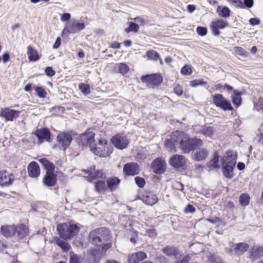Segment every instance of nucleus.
<instances>
[{"instance_id":"obj_28","label":"nucleus","mask_w":263,"mask_h":263,"mask_svg":"<svg viewBox=\"0 0 263 263\" xmlns=\"http://www.w3.org/2000/svg\"><path fill=\"white\" fill-rule=\"evenodd\" d=\"M178 145V140L174 141L173 140L172 134L170 139H167L165 141V147L168 152H176V145Z\"/></svg>"},{"instance_id":"obj_8","label":"nucleus","mask_w":263,"mask_h":263,"mask_svg":"<svg viewBox=\"0 0 263 263\" xmlns=\"http://www.w3.org/2000/svg\"><path fill=\"white\" fill-rule=\"evenodd\" d=\"M111 141L115 147L121 149L126 148L128 144V140L126 136L123 134L115 135L112 137Z\"/></svg>"},{"instance_id":"obj_34","label":"nucleus","mask_w":263,"mask_h":263,"mask_svg":"<svg viewBox=\"0 0 263 263\" xmlns=\"http://www.w3.org/2000/svg\"><path fill=\"white\" fill-rule=\"evenodd\" d=\"M218 15L222 17H228L230 15V10L226 6H218L217 9Z\"/></svg>"},{"instance_id":"obj_23","label":"nucleus","mask_w":263,"mask_h":263,"mask_svg":"<svg viewBox=\"0 0 263 263\" xmlns=\"http://www.w3.org/2000/svg\"><path fill=\"white\" fill-rule=\"evenodd\" d=\"M28 172L30 177H37L40 174V168L38 163L34 161L31 162L28 166Z\"/></svg>"},{"instance_id":"obj_35","label":"nucleus","mask_w":263,"mask_h":263,"mask_svg":"<svg viewBox=\"0 0 263 263\" xmlns=\"http://www.w3.org/2000/svg\"><path fill=\"white\" fill-rule=\"evenodd\" d=\"M182 256L181 255V256H179L177 259H175V261L174 263H188L191 258L194 256V254L189 253L187 255L183 256L181 258Z\"/></svg>"},{"instance_id":"obj_54","label":"nucleus","mask_w":263,"mask_h":263,"mask_svg":"<svg viewBox=\"0 0 263 263\" xmlns=\"http://www.w3.org/2000/svg\"><path fill=\"white\" fill-rule=\"evenodd\" d=\"M134 20L135 21L140 23L142 25H144L147 24V21L143 17H135Z\"/></svg>"},{"instance_id":"obj_27","label":"nucleus","mask_w":263,"mask_h":263,"mask_svg":"<svg viewBox=\"0 0 263 263\" xmlns=\"http://www.w3.org/2000/svg\"><path fill=\"white\" fill-rule=\"evenodd\" d=\"M208 154V152L206 149L199 148L194 153L193 159L195 161H201L205 159Z\"/></svg>"},{"instance_id":"obj_45","label":"nucleus","mask_w":263,"mask_h":263,"mask_svg":"<svg viewBox=\"0 0 263 263\" xmlns=\"http://www.w3.org/2000/svg\"><path fill=\"white\" fill-rule=\"evenodd\" d=\"M139 29V25L135 24V23L130 22L129 23L128 28L125 29V31L126 32H129L131 31L133 32H137Z\"/></svg>"},{"instance_id":"obj_59","label":"nucleus","mask_w":263,"mask_h":263,"mask_svg":"<svg viewBox=\"0 0 263 263\" xmlns=\"http://www.w3.org/2000/svg\"><path fill=\"white\" fill-rule=\"evenodd\" d=\"M146 235L150 237H154L156 235V230L153 229H149L146 231Z\"/></svg>"},{"instance_id":"obj_20","label":"nucleus","mask_w":263,"mask_h":263,"mask_svg":"<svg viewBox=\"0 0 263 263\" xmlns=\"http://www.w3.org/2000/svg\"><path fill=\"white\" fill-rule=\"evenodd\" d=\"M142 200L145 204L153 205L157 202L158 199L153 193L146 192L143 195Z\"/></svg>"},{"instance_id":"obj_30","label":"nucleus","mask_w":263,"mask_h":263,"mask_svg":"<svg viewBox=\"0 0 263 263\" xmlns=\"http://www.w3.org/2000/svg\"><path fill=\"white\" fill-rule=\"evenodd\" d=\"M222 165V173L223 175L227 178H232L234 176L233 169L235 165L228 164Z\"/></svg>"},{"instance_id":"obj_29","label":"nucleus","mask_w":263,"mask_h":263,"mask_svg":"<svg viewBox=\"0 0 263 263\" xmlns=\"http://www.w3.org/2000/svg\"><path fill=\"white\" fill-rule=\"evenodd\" d=\"M15 234L18 239H23L29 234V231L25 225L21 224L17 227Z\"/></svg>"},{"instance_id":"obj_12","label":"nucleus","mask_w":263,"mask_h":263,"mask_svg":"<svg viewBox=\"0 0 263 263\" xmlns=\"http://www.w3.org/2000/svg\"><path fill=\"white\" fill-rule=\"evenodd\" d=\"M186 159L183 155H174L169 160V164L175 168H181L185 165Z\"/></svg>"},{"instance_id":"obj_2","label":"nucleus","mask_w":263,"mask_h":263,"mask_svg":"<svg viewBox=\"0 0 263 263\" xmlns=\"http://www.w3.org/2000/svg\"><path fill=\"white\" fill-rule=\"evenodd\" d=\"M173 140H178L179 147L183 153H189L195 147L202 146V141L198 138H190L185 133L176 130L172 133Z\"/></svg>"},{"instance_id":"obj_52","label":"nucleus","mask_w":263,"mask_h":263,"mask_svg":"<svg viewBox=\"0 0 263 263\" xmlns=\"http://www.w3.org/2000/svg\"><path fill=\"white\" fill-rule=\"evenodd\" d=\"M234 50L237 54L241 56H245L246 51L242 47H235L234 48Z\"/></svg>"},{"instance_id":"obj_4","label":"nucleus","mask_w":263,"mask_h":263,"mask_svg":"<svg viewBox=\"0 0 263 263\" xmlns=\"http://www.w3.org/2000/svg\"><path fill=\"white\" fill-rule=\"evenodd\" d=\"M80 228L76 224L61 223L58 224L57 230L60 236L64 239H70L79 232Z\"/></svg>"},{"instance_id":"obj_61","label":"nucleus","mask_w":263,"mask_h":263,"mask_svg":"<svg viewBox=\"0 0 263 263\" xmlns=\"http://www.w3.org/2000/svg\"><path fill=\"white\" fill-rule=\"evenodd\" d=\"M249 23L252 26L258 25L260 23V21L256 18H251L249 20Z\"/></svg>"},{"instance_id":"obj_31","label":"nucleus","mask_w":263,"mask_h":263,"mask_svg":"<svg viewBox=\"0 0 263 263\" xmlns=\"http://www.w3.org/2000/svg\"><path fill=\"white\" fill-rule=\"evenodd\" d=\"M40 161L44 166L46 170V173H54V165L46 158L40 159Z\"/></svg>"},{"instance_id":"obj_24","label":"nucleus","mask_w":263,"mask_h":263,"mask_svg":"<svg viewBox=\"0 0 263 263\" xmlns=\"http://www.w3.org/2000/svg\"><path fill=\"white\" fill-rule=\"evenodd\" d=\"M249 248V245L246 242H239L235 243L233 246L234 253L237 255H241L247 251Z\"/></svg>"},{"instance_id":"obj_43","label":"nucleus","mask_w":263,"mask_h":263,"mask_svg":"<svg viewBox=\"0 0 263 263\" xmlns=\"http://www.w3.org/2000/svg\"><path fill=\"white\" fill-rule=\"evenodd\" d=\"M219 156L215 153L213 156V159L210 161V164L212 165L214 168H218L220 167L221 164L219 162Z\"/></svg>"},{"instance_id":"obj_19","label":"nucleus","mask_w":263,"mask_h":263,"mask_svg":"<svg viewBox=\"0 0 263 263\" xmlns=\"http://www.w3.org/2000/svg\"><path fill=\"white\" fill-rule=\"evenodd\" d=\"M141 79L143 82H147L151 85H157L162 81V78L159 74H155L142 77Z\"/></svg>"},{"instance_id":"obj_13","label":"nucleus","mask_w":263,"mask_h":263,"mask_svg":"<svg viewBox=\"0 0 263 263\" xmlns=\"http://www.w3.org/2000/svg\"><path fill=\"white\" fill-rule=\"evenodd\" d=\"M85 28V25L83 23L77 22L67 24L64 28L63 32L69 33H76Z\"/></svg>"},{"instance_id":"obj_26","label":"nucleus","mask_w":263,"mask_h":263,"mask_svg":"<svg viewBox=\"0 0 263 263\" xmlns=\"http://www.w3.org/2000/svg\"><path fill=\"white\" fill-rule=\"evenodd\" d=\"M57 181V175L54 173H46L43 178L44 184L48 186H52L55 185Z\"/></svg>"},{"instance_id":"obj_39","label":"nucleus","mask_w":263,"mask_h":263,"mask_svg":"<svg viewBox=\"0 0 263 263\" xmlns=\"http://www.w3.org/2000/svg\"><path fill=\"white\" fill-rule=\"evenodd\" d=\"M117 68L119 72L123 75L126 73L129 70L128 66L123 63L118 64Z\"/></svg>"},{"instance_id":"obj_32","label":"nucleus","mask_w":263,"mask_h":263,"mask_svg":"<svg viewBox=\"0 0 263 263\" xmlns=\"http://www.w3.org/2000/svg\"><path fill=\"white\" fill-rule=\"evenodd\" d=\"M120 182V180L117 177L109 178L107 180V186L111 191L116 190Z\"/></svg>"},{"instance_id":"obj_38","label":"nucleus","mask_w":263,"mask_h":263,"mask_svg":"<svg viewBox=\"0 0 263 263\" xmlns=\"http://www.w3.org/2000/svg\"><path fill=\"white\" fill-rule=\"evenodd\" d=\"M96 191L99 193H102L106 190V186L105 181H98L95 183Z\"/></svg>"},{"instance_id":"obj_6","label":"nucleus","mask_w":263,"mask_h":263,"mask_svg":"<svg viewBox=\"0 0 263 263\" xmlns=\"http://www.w3.org/2000/svg\"><path fill=\"white\" fill-rule=\"evenodd\" d=\"M212 102L216 106L220 107L224 110H232L233 109L231 102L221 94L214 95Z\"/></svg>"},{"instance_id":"obj_7","label":"nucleus","mask_w":263,"mask_h":263,"mask_svg":"<svg viewBox=\"0 0 263 263\" xmlns=\"http://www.w3.org/2000/svg\"><path fill=\"white\" fill-rule=\"evenodd\" d=\"M21 111L10 107H4L1 109L0 116L5 119L6 121H13L20 116Z\"/></svg>"},{"instance_id":"obj_14","label":"nucleus","mask_w":263,"mask_h":263,"mask_svg":"<svg viewBox=\"0 0 263 263\" xmlns=\"http://www.w3.org/2000/svg\"><path fill=\"white\" fill-rule=\"evenodd\" d=\"M228 26L227 22L220 19L217 21L212 22L211 23V28L214 35H218L219 34L218 29H223Z\"/></svg>"},{"instance_id":"obj_53","label":"nucleus","mask_w":263,"mask_h":263,"mask_svg":"<svg viewBox=\"0 0 263 263\" xmlns=\"http://www.w3.org/2000/svg\"><path fill=\"white\" fill-rule=\"evenodd\" d=\"M196 31L197 33L201 36L205 35L207 33L206 28L202 27H197Z\"/></svg>"},{"instance_id":"obj_22","label":"nucleus","mask_w":263,"mask_h":263,"mask_svg":"<svg viewBox=\"0 0 263 263\" xmlns=\"http://www.w3.org/2000/svg\"><path fill=\"white\" fill-rule=\"evenodd\" d=\"M17 227L15 225L2 226L1 228L2 234L6 237H11L16 234Z\"/></svg>"},{"instance_id":"obj_48","label":"nucleus","mask_w":263,"mask_h":263,"mask_svg":"<svg viewBox=\"0 0 263 263\" xmlns=\"http://www.w3.org/2000/svg\"><path fill=\"white\" fill-rule=\"evenodd\" d=\"M201 131L202 133L205 136L211 137L213 134V127L211 126L203 128Z\"/></svg>"},{"instance_id":"obj_33","label":"nucleus","mask_w":263,"mask_h":263,"mask_svg":"<svg viewBox=\"0 0 263 263\" xmlns=\"http://www.w3.org/2000/svg\"><path fill=\"white\" fill-rule=\"evenodd\" d=\"M27 54L30 61H36L39 59L37 52L31 46L27 48Z\"/></svg>"},{"instance_id":"obj_50","label":"nucleus","mask_w":263,"mask_h":263,"mask_svg":"<svg viewBox=\"0 0 263 263\" xmlns=\"http://www.w3.org/2000/svg\"><path fill=\"white\" fill-rule=\"evenodd\" d=\"M135 182H136V184L139 187H144V186L145 184V182L144 179L143 178L137 176L135 178Z\"/></svg>"},{"instance_id":"obj_56","label":"nucleus","mask_w":263,"mask_h":263,"mask_svg":"<svg viewBox=\"0 0 263 263\" xmlns=\"http://www.w3.org/2000/svg\"><path fill=\"white\" fill-rule=\"evenodd\" d=\"M195 211V208L191 204H189L184 210V212L185 213H192Z\"/></svg>"},{"instance_id":"obj_18","label":"nucleus","mask_w":263,"mask_h":263,"mask_svg":"<svg viewBox=\"0 0 263 263\" xmlns=\"http://www.w3.org/2000/svg\"><path fill=\"white\" fill-rule=\"evenodd\" d=\"M221 164H230L235 165L236 163V156L232 151L227 153L221 159Z\"/></svg>"},{"instance_id":"obj_9","label":"nucleus","mask_w":263,"mask_h":263,"mask_svg":"<svg viewBox=\"0 0 263 263\" xmlns=\"http://www.w3.org/2000/svg\"><path fill=\"white\" fill-rule=\"evenodd\" d=\"M163 254L170 258L177 259L181 256V252L179 248L174 245H167L162 249Z\"/></svg>"},{"instance_id":"obj_60","label":"nucleus","mask_w":263,"mask_h":263,"mask_svg":"<svg viewBox=\"0 0 263 263\" xmlns=\"http://www.w3.org/2000/svg\"><path fill=\"white\" fill-rule=\"evenodd\" d=\"M174 90L175 93L178 96H181L182 94L183 90L179 85L176 86Z\"/></svg>"},{"instance_id":"obj_57","label":"nucleus","mask_w":263,"mask_h":263,"mask_svg":"<svg viewBox=\"0 0 263 263\" xmlns=\"http://www.w3.org/2000/svg\"><path fill=\"white\" fill-rule=\"evenodd\" d=\"M71 17V15L69 13H65L63 14L61 16V21H68Z\"/></svg>"},{"instance_id":"obj_40","label":"nucleus","mask_w":263,"mask_h":263,"mask_svg":"<svg viewBox=\"0 0 263 263\" xmlns=\"http://www.w3.org/2000/svg\"><path fill=\"white\" fill-rule=\"evenodd\" d=\"M79 88L83 94L87 95L90 93V86L85 83H80L79 85Z\"/></svg>"},{"instance_id":"obj_37","label":"nucleus","mask_w":263,"mask_h":263,"mask_svg":"<svg viewBox=\"0 0 263 263\" xmlns=\"http://www.w3.org/2000/svg\"><path fill=\"white\" fill-rule=\"evenodd\" d=\"M231 97L233 103L237 106H238L241 100L240 93L238 91L234 90Z\"/></svg>"},{"instance_id":"obj_63","label":"nucleus","mask_w":263,"mask_h":263,"mask_svg":"<svg viewBox=\"0 0 263 263\" xmlns=\"http://www.w3.org/2000/svg\"><path fill=\"white\" fill-rule=\"evenodd\" d=\"M253 4V0H244V5L248 8H251Z\"/></svg>"},{"instance_id":"obj_55","label":"nucleus","mask_w":263,"mask_h":263,"mask_svg":"<svg viewBox=\"0 0 263 263\" xmlns=\"http://www.w3.org/2000/svg\"><path fill=\"white\" fill-rule=\"evenodd\" d=\"M46 74L49 77H52L55 74V71L51 67H48L45 69Z\"/></svg>"},{"instance_id":"obj_10","label":"nucleus","mask_w":263,"mask_h":263,"mask_svg":"<svg viewBox=\"0 0 263 263\" xmlns=\"http://www.w3.org/2000/svg\"><path fill=\"white\" fill-rule=\"evenodd\" d=\"M71 135L67 133H61L57 137V140L59 145H61L65 150L68 147L72 141Z\"/></svg>"},{"instance_id":"obj_25","label":"nucleus","mask_w":263,"mask_h":263,"mask_svg":"<svg viewBox=\"0 0 263 263\" xmlns=\"http://www.w3.org/2000/svg\"><path fill=\"white\" fill-rule=\"evenodd\" d=\"M249 253L251 258L258 259L263 256V248L260 246H254L249 250Z\"/></svg>"},{"instance_id":"obj_62","label":"nucleus","mask_w":263,"mask_h":263,"mask_svg":"<svg viewBox=\"0 0 263 263\" xmlns=\"http://www.w3.org/2000/svg\"><path fill=\"white\" fill-rule=\"evenodd\" d=\"M256 107L257 110L263 109V98H259L258 103L256 104Z\"/></svg>"},{"instance_id":"obj_5","label":"nucleus","mask_w":263,"mask_h":263,"mask_svg":"<svg viewBox=\"0 0 263 263\" xmlns=\"http://www.w3.org/2000/svg\"><path fill=\"white\" fill-rule=\"evenodd\" d=\"M111 242H107L102 247L98 248L91 249L90 251V259L93 261V263H98L102 255L105 254L106 251L111 247Z\"/></svg>"},{"instance_id":"obj_42","label":"nucleus","mask_w":263,"mask_h":263,"mask_svg":"<svg viewBox=\"0 0 263 263\" xmlns=\"http://www.w3.org/2000/svg\"><path fill=\"white\" fill-rule=\"evenodd\" d=\"M250 197L247 194H242L239 198V202L242 206L249 204Z\"/></svg>"},{"instance_id":"obj_11","label":"nucleus","mask_w":263,"mask_h":263,"mask_svg":"<svg viewBox=\"0 0 263 263\" xmlns=\"http://www.w3.org/2000/svg\"><path fill=\"white\" fill-rule=\"evenodd\" d=\"M166 164L164 160L157 158L152 163V167L154 172L157 174H163L166 170Z\"/></svg>"},{"instance_id":"obj_44","label":"nucleus","mask_w":263,"mask_h":263,"mask_svg":"<svg viewBox=\"0 0 263 263\" xmlns=\"http://www.w3.org/2000/svg\"><path fill=\"white\" fill-rule=\"evenodd\" d=\"M83 258L79 257L77 254L71 253L70 254V263H82Z\"/></svg>"},{"instance_id":"obj_41","label":"nucleus","mask_w":263,"mask_h":263,"mask_svg":"<svg viewBox=\"0 0 263 263\" xmlns=\"http://www.w3.org/2000/svg\"><path fill=\"white\" fill-rule=\"evenodd\" d=\"M33 89L35 92L36 95L40 98H44L46 96V92L45 90L41 87L34 86Z\"/></svg>"},{"instance_id":"obj_49","label":"nucleus","mask_w":263,"mask_h":263,"mask_svg":"<svg viewBox=\"0 0 263 263\" xmlns=\"http://www.w3.org/2000/svg\"><path fill=\"white\" fill-rule=\"evenodd\" d=\"M181 72L184 75H190L192 73V69L190 66L185 65L181 70Z\"/></svg>"},{"instance_id":"obj_21","label":"nucleus","mask_w":263,"mask_h":263,"mask_svg":"<svg viewBox=\"0 0 263 263\" xmlns=\"http://www.w3.org/2000/svg\"><path fill=\"white\" fill-rule=\"evenodd\" d=\"M146 258L147 255L145 252L139 251L129 255L128 261L129 263H138Z\"/></svg>"},{"instance_id":"obj_17","label":"nucleus","mask_w":263,"mask_h":263,"mask_svg":"<svg viewBox=\"0 0 263 263\" xmlns=\"http://www.w3.org/2000/svg\"><path fill=\"white\" fill-rule=\"evenodd\" d=\"M14 180V176L6 171L0 172V184L2 185H8L11 184Z\"/></svg>"},{"instance_id":"obj_15","label":"nucleus","mask_w":263,"mask_h":263,"mask_svg":"<svg viewBox=\"0 0 263 263\" xmlns=\"http://www.w3.org/2000/svg\"><path fill=\"white\" fill-rule=\"evenodd\" d=\"M123 172L126 175L134 176L139 174L140 169L137 163L131 162L124 165Z\"/></svg>"},{"instance_id":"obj_64","label":"nucleus","mask_w":263,"mask_h":263,"mask_svg":"<svg viewBox=\"0 0 263 263\" xmlns=\"http://www.w3.org/2000/svg\"><path fill=\"white\" fill-rule=\"evenodd\" d=\"M61 39L60 37H57L54 44L53 45V48L57 49L61 45Z\"/></svg>"},{"instance_id":"obj_51","label":"nucleus","mask_w":263,"mask_h":263,"mask_svg":"<svg viewBox=\"0 0 263 263\" xmlns=\"http://www.w3.org/2000/svg\"><path fill=\"white\" fill-rule=\"evenodd\" d=\"M206 83L202 80H193L191 81L190 85L193 87H197L199 85H205Z\"/></svg>"},{"instance_id":"obj_58","label":"nucleus","mask_w":263,"mask_h":263,"mask_svg":"<svg viewBox=\"0 0 263 263\" xmlns=\"http://www.w3.org/2000/svg\"><path fill=\"white\" fill-rule=\"evenodd\" d=\"M232 2L236 6H237L241 8H244L245 6L243 4L242 2L240 0H231Z\"/></svg>"},{"instance_id":"obj_47","label":"nucleus","mask_w":263,"mask_h":263,"mask_svg":"<svg viewBox=\"0 0 263 263\" xmlns=\"http://www.w3.org/2000/svg\"><path fill=\"white\" fill-rule=\"evenodd\" d=\"M88 175L91 179H96L98 178H102L104 175L103 172L101 170H98L96 172L92 173L88 171Z\"/></svg>"},{"instance_id":"obj_36","label":"nucleus","mask_w":263,"mask_h":263,"mask_svg":"<svg viewBox=\"0 0 263 263\" xmlns=\"http://www.w3.org/2000/svg\"><path fill=\"white\" fill-rule=\"evenodd\" d=\"M55 243L64 251H68L70 248V246L68 243L60 238L56 239Z\"/></svg>"},{"instance_id":"obj_3","label":"nucleus","mask_w":263,"mask_h":263,"mask_svg":"<svg viewBox=\"0 0 263 263\" xmlns=\"http://www.w3.org/2000/svg\"><path fill=\"white\" fill-rule=\"evenodd\" d=\"M111 232L106 228H100L92 231L89 235L90 242L95 245L102 247L107 242H110Z\"/></svg>"},{"instance_id":"obj_46","label":"nucleus","mask_w":263,"mask_h":263,"mask_svg":"<svg viewBox=\"0 0 263 263\" xmlns=\"http://www.w3.org/2000/svg\"><path fill=\"white\" fill-rule=\"evenodd\" d=\"M146 55L149 60L155 61L159 58V55L154 50L148 51L146 53Z\"/></svg>"},{"instance_id":"obj_16","label":"nucleus","mask_w":263,"mask_h":263,"mask_svg":"<svg viewBox=\"0 0 263 263\" xmlns=\"http://www.w3.org/2000/svg\"><path fill=\"white\" fill-rule=\"evenodd\" d=\"M35 135L37 137L39 143H42L43 141H49L50 138V132L47 128H41L37 129Z\"/></svg>"},{"instance_id":"obj_1","label":"nucleus","mask_w":263,"mask_h":263,"mask_svg":"<svg viewBox=\"0 0 263 263\" xmlns=\"http://www.w3.org/2000/svg\"><path fill=\"white\" fill-rule=\"evenodd\" d=\"M95 136V134L92 132L83 134L81 137L82 144L84 145H88L90 151L96 155L102 157L109 156L112 152V147L108 145L107 140L104 139H98V141L96 143Z\"/></svg>"}]
</instances>
